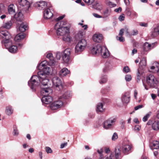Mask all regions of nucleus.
Listing matches in <instances>:
<instances>
[{
  "instance_id": "obj_1",
  "label": "nucleus",
  "mask_w": 159,
  "mask_h": 159,
  "mask_svg": "<svg viewBox=\"0 0 159 159\" xmlns=\"http://www.w3.org/2000/svg\"><path fill=\"white\" fill-rule=\"evenodd\" d=\"M48 63L46 61H43L39 64L37 68L41 70L38 72V75L33 76L28 82V85L32 89L39 84V81L44 85L49 81L48 76L50 73V69L47 66Z\"/></svg>"
},
{
  "instance_id": "obj_2",
  "label": "nucleus",
  "mask_w": 159,
  "mask_h": 159,
  "mask_svg": "<svg viewBox=\"0 0 159 159\" xmlns=\"http://www.w3.org/2000/svg\"><path fill=\"white\" fill-rule=\"evenodd\" d=\"M11 37V34L7 31H0V39H3L2 41V45L7 49L10 52L15 53L16 52L17 48L16 46L12 45Z\"/></svg>"
},
{
  "instance_id": "obj_3",
  "label": "nucleus",
  "mask_w": 159,
  "mask_h": 159,
  "mask_svg": "<svg viewBox=\"0 0 159 159\" xmlns=\"http://www.w3.org/2000/svg\"><path fill=\"white\" fill-rule=\"evenodd\" d=\"M29 2L27 0H18L17 7L18 9V14L16 15V20L17 21L21 22L23 20L22 11L28 9L30 7Z\"/></svg>"
},
{
  "instance_id": "obj_4",
  "label": "nucleus",
  "mask_w": 159,
  "mask_h": 159,
  "mask_svg": "<svg viewBox=\"0 0 159 159\" xmlns=\"http://www.w3.org/2000/svg\"><path fill=\"white\" fill-rule=\"evenodd\" d=\"M87 43L84 39L79 40L76 44L75 48V53L76 55L80 54L85 49Z\"/></svg>"
},
{
  "instance_id": "obj_5",
  "label": "nucleus",
  "mask_w": 159,
  "mask_h": 159,
  "mask_svg": "<svg viewBox=\"0 0 159 159\" xmlns=\"http://www.w3.org/2000/svg\"><path fill=\"white\" fill-rule=\"evenodd\" d=\"M60 23H56L54 26L57 35L64 36L66 34L69 33V28L67 27L61 26L58 25Z\"/></svg>"
},
{
  "instance_id": "obj_6",
  "label": "nucleus",
  "mask_w": 159,
  "mask_h": 159,
  "mask_svg": "<svg viewBox=\"0 0 159 159\" xmlns=\"http://www.w3.org/2000/svg\"><path fill=\"white\" fill-rule=\"evenodd\" d=\"M38 81L39 82V84L38 85L36 86L34 89H32L30 88L31 89H32L33 91H34L35 90L36 87L39 86L40 83L42 84V85H41V89L40 90V93L43 96H47L52 92V90L50 88L47 86V84L44 85L41 83V82H40L39 81Z\"/></svg>"
},
{
  "instance_id": "obj_7",
  "label": "nucleus",
  "mask_w": 159,
  "mask_h": 159,
  "mask_svg": "<svg viewBox=\"0 0 159 159\" xmlns=\"http://www.w3.org/2000/svg\"><path fill=\"white\" fill-rule=\"evenodd\" d=\"M146 82L148 85L152 88L156 87L158 83L157 78L152 75H150L147 77Z\"/></svg>"
},
{
  "instance_id": "obj_8",
  "label": "nucleus",
  "mask_w": 159,
  "mask_h": 159,
  "mask_svg": "<svg viewBox=\"0 0 159 159\" xmlns=\"http://www.w3.org/2000/svg\"><path fill=\"white\" fill-rule=\"evenodd\" d=\"M63 105L62 98H60L58 100L54 101L50 105V108L52 110H55L61 107Z\"/></svg>"
},
{
  "instance_id": "obj_9",
  "label": "nucleus",
  "mask_w": 159,
  "mask_h": 159,
  "mask_svg": "<svg viewBox=\"0 0 159 159\" xmlns=\"http://www.w3.org/2000/svg\"><path fill=\"white\" fill-rule=\"evenodd\" d=\"M53 10L51 6L48 7V8L45 9L43 12V17L45 19H50L53 15Z\"/></svg>"
},
{
  "instance_id": "obj_10",
  "label": "nucleus",
  "mask_w": 159,
  "mask_h": 159,
  "mask_svg": "<svg viewBox=\"0 0 159 159\" xmlns=\"http://www.w3.org/2000/svg\"><path fill=\"white\" fill-rule=\"evenodd\" d=\"M71 53V50L70 49H66L64 51V55L62 58L64 62L68 63L70 60V56Z\"/></svg>"
},
{
  "instance_id": "obj_11",
  "label": "nucleus",
  "mask_w": 159,
  "mask_h": 159,
  "mask_svg": "<svg viewBox=\"0 0 159 159\" xmlns=\"http://www.w3.org/2000/svg\"><path fill=\"white\" fill-rule=\"evenodd\" d=\"M115 118H111L105 121L103 124V127L106 129L110 128L112 125L116 121Z\"/></svg>"
},
{
  "instance_id": "obj_12",
  "label": "nucleus",
  "mask_w": 159,
  "mask_h": 159,
  "mask_svg": "<svg viewBox=\"0 0 159 159\" xmlns=\"http://www.w3.org/2000/svg\"><path fill=\"white\" fill-rule=\"evenodd\" d=\"M147 124L148 125H152V129L154 130L158 131L159 130V121H153L149 120L147 122Z\"/></svg>"
},
{
  "instance_id": "obj_13",
  "label": "nucleus",
  "mask_w": 159,
  "mask_h": 159,
  "mask_svg": "<svg viewBox=\"0 0 159 159\" xmlns=\"http://www.w3.org/2000/svg\"><path fill=\"white\" fill-rule=\"evenodd\" d=\"M101 49L99 52V54H101L102 56L104 58L108 57L109 56V51L107 48L105 46H101Z\"/></svg>"
},
{
  "instance_id": "obj_14",
  "label": "nucleus",
  "mask_w": 159,
  "mask_h": 159,
  "mask_svg": "<svg viewBox=\"0 0 159 159\" xmlns=\"http://www.w3.org/2000/svg\"><path fill=\"white\" fill-rule=\"evenodd\" d=\"M130 93L129 92H126L123 94L121 97V100L123 103H127L130 101Z\"/></svg>"
},
{
  "instance_id": "obj_15",
  "label": "nucleus",
  "mask_w": 159,
  "mask_h": 159,
  "mask_svg": "<svg viewBox=\"0 0 159 159\" xmlns=\"http://www.w3.org/2000/svg\"><path fill=\"white\" fill-rule=\"evenodd\" d=\"M52 82L53 85L56 88H59L60 86H61V81L58 77H54L52 80Z\"/></svg>"
},
{
  "instance_id": "obj_16",
  "label": "nucleus",
  "mask_w": 159,
  "mask_h": 159,
  "mask_svg": "<svg viewBox=\"0 0 159 159\" xmlns=\"http://www.w3.org/2000/svg\"><path fill=\"white\" fill-rule=\"evenodd\" d=\"M41 101L43 103L45 104H49L53 101V99L51 96L47 95L43 96Z\"/></svg>"
},
{
  "instance_id": "obj_17",
  "label": "nucleus",
  "mask_w": 159,
  "mask_h": 159,
  "mask_svg": "<svg viewBox=\"0 0 159 159\" xmlns=\"http://www.w3.org/2000/svg\"><path fill=\"white\" fill-rule=\"evenodd\" d=\"M152 43L151 44L148 42H145L143 45V50L145 51H147L155 47V43Z\"/></svg>"
},
{
  "instance_id": "obj_18",
  "label": "nucleus",
  "mask_w": 159,
  "mask_h": 159,
  "mask_svg": "<svg viewBox=\"0 0 159 159\" xmlns=\"http://www.w3.org/2000/svg\"><path fill=\"white\" fill-rule=\"evenodd\" d=\"M35 5L39 7V9H45L46 7H49V6H47V3L43 1H41L39 2H37Z\"/></svg>"
},
{
  "instance_id": "obj_19",
  "label": "nucleus",
  "mask_w": 159,
  "mask_h": 159,
  "mask_svg": "<svg viewBox=\"0 0 159 159\" xmlns=\"http://www.w3.org/2000/svg\"><path fill=\"white\" fill-rule=\"evenodd\" d=\"M101 49H102L101 46L100 45H98L96 46L93 48L91 50V52L93 55L99 54V52Z\"/></svg>"
},
{
  "instance_id": "obj_20",
  "label": "nucleus",
  "mask_w": 159,
  "mask_h": 159,
  "mask_svg": "<svg viewBox=\"0 0 159 159\" xmlns=\"http://www.w3.org/2000/svg\"><path fill=\"white\" fill-rule=\"evenodd\" d=\"M28 25L25 22H23L20 24L19 27L20 31L23 32L28 29Z\"/></svg>"
},
{
  "instance_id": "obj_21",
  "label": "nucleus",
  "mask_w": 159,
  "mask_h": 159,
  "mask_svg": "<svg viewBox=\"0 0 159 159\" xmlns=\"http://www.w3.org/2000/svg\"><path fill=\"white\" fill-rule=\"evenodd\" d=\"M102 38V35L100 34H95L93 35V41L97 43L100 42Z\"/></svg>"
},
{
  "instance_id": "obj_22",
  "label": "nucleus",
  "mask_w": 159,
  "mask_h": 159,
  "mask_svg": "<svg viewBox=\"0 0 159 159\" xmlns=\"http://www.w3.org/2000/svg\"><path fill=\"white\" fill-rule=\"evenodd\" d=\"M13 25L11 20L4 22L1 28H4L6 29H9L11 28Z\"/></svg>"
},
{
  "instance_id": "obj_23",
  "label": "nucleus",
  "mask_w": 159,
  "mask_h": 159,
  "mask_svg": "<svg viewBox=\"0 0 159 159\" xmlns=\"http://www.w3.org/2000/svg\"><path fill=\"white\" fill-rule=\"evenodd\" d=\"M64 17V15L59 16L56 20V21H58L57 23H60L58 25L60 26H63L64 25H66L67 24V21L66 20H63L61 21H59L60 20L62 19Z\"/></svg>"
},
{
  "instance_id": "obj_24",
  "label": "nucleus",
  "mask_w": 159,
  "mask_h": 159,
  "mask_svg": "<svg viewBox=\"0 0 159 159\" xmlns=\"http://www.w3.org/2000/svg\"><path fill=\"white\" fill-rule=\"evenodd\" d=\"M70 73V71L66 68L62 69L59 72V74L61 77H64Z\"/></svg>"
},
{
  "instance_id": "obj_25",
  "label": "nucleus",
  "mask_w": 159,
  "mask_h": 159,
  "mask_svg": "<svg viewBox=\"0 0 159 159\" xmlns=\"http://www.w3.org/2000/svg\"><path fill=\"white\" fill-rule=\"evenodd\" d=\"M25 37V34L24 33H20L17 34L14 38V40L16 41L19 42L22 39H23Z\"/></svg>"
},
{
  "instance_id": "obj_26",
  "label": "nucleus",
  "mask_w": 159,
  "mask_h": 159,
  "mask_svg": "<svg viewBox=\"0 0 159 159\" xmlns=\"http://www.w3.org/2000/svg\"><path fill=\"white\" fill-rule=\"evenodd\" d=\"M84 33L83 30H79L75 35V38L78 41L81 39H83Z\"/></svg>"
},
{
  "instance_id": "obj_27",
  "label": "nucleus",
  "mask_w": 159,
  "mask_h": 159,
  "mask_svg": "<svg viewBox=\"0 0 159 159\" xmlns=\"http://www.w3.org/2000/svg\"><path fill=\"white\" fill-rule=\"evenodd\" d=\"M131 148V146L129 144H124L122 147L123 152L124 153H127L130 151Z\"/></svg>"
},
{
  "instance_id": "obj_28",
  "label": "nucleus",
  "mask_w": 159,
  "mask_h": 159,
  "mask_svg": "<svg viewBox=\"0 0 159 159\" xmlns=\"http://www.w3.org/2000/svg\"><path fill=\"white\" fill-rule=\"evenodd\" d=\"M115 158L116 159H121V151L118 148H116L115 149Z\"/></svg>"
},
{
  "instance_id": "obj_29",
  "label": "nucleus",
  "mask_w": 159,
  "mask_h": 159,
  "mask_svg": "<svg viewBox=\"0 0 159 159\" xmlns=\"http://www.w3.org/2000/svg\"><path fill=\"white\" fill-rule=\"evenodd\" d=\"M104 110L103 108V104L102 103H98L97 106L96 111L97 112H102Z\"/></svg>"
},
{
  "instance_id": "obj_30",
  "label": "nucleus",
  "mask_w": 159,
  "mask_h": 159,
  "mask_svg": "<svg viewBox=\"0 0 159 159\" xmlns=\"http://www.w3.org/2000/svg\"><path fill=\"white\" fill-rule=\"evenodd\" d=\"M46 57L49 59V60L51 61V62L52 64V65H55L56 62L55 61L53 60V57L52 56V53H47Z\"/></svg>"
},
{
  "instance_id": "obj_31",
  "label": "nucleus",
  "mask_w": 159,
  "mask_h": 159,
  "mask_svg": "<svg viewBox=\"0 0 159 159\" xmlns=\"http://www.w3.org/2000/svg\"><path fill=\"white\" fill-rule=\"evenodd\" d=\"M152 35L153 37H156L159 35V25H157L153 29Z\"/></svg>"
},
{
  "instance_id": "obj_32",
  "label": "nucleus",
  "mask_w": 159,
  "mask_h": 159,
  "mask_svg": "<svg viewBox=\"0 0 159 159\" xmlns=\"http://www.w3.org/2000/svg\"><path fill=\"white\" fill-rule=\"evenodd\" d=\"M13 111V110L11 106H9L6 107V113L7 115H11L12 114Z\"/></svg>"
},
{
  "instance_id": "obj_33",
  "label": "nucleus",
  "mask_w": 159,
  "mask_h": 159,
  "mask_svg": "<svg viewBox=\"0 0 159 159\" xmlns=\"http://www.w3.org/2000/svg\"><path fill=\"white\" fill-rule=\"evenodd\" d=\"M151 146L153 147V149L158 148H159V142L157 141H154L151 144Z\"/></svg>"
},
{
  "instance_id": "obj_34",
  "label": "nucleus",
  "mask_w": 159,
  "mask_h": 159,
  "mask_svg": "<svg viewBox=\"0 0 159 159\" xmlns=\"http://www.w3.org/2000/svg\"><path fill=\"white\" fill-rule=\"evenodd\" d=\"M107 79L106 75H103L102 76L99 81V83L100 84H104L107 82Z\"/></svg>"
},
{
  "instance_id": "obj_35",
  "label": "nucleus",
  "mask_w": 159,
  "mask_h": 159,
  "mask_svg": "<svg viewBox=\"0 0 159 159\" xmlns=\"http://www.w3.org/2000/svg\"><path fill=\"white\" fill-rule=\"evenodd\" d=\"M63 37V39L64 41L66 42H70L71 38L69 34V33L66 34Z\"/></svg>"
},
{
  "instance_id": "obj_36",
  "label": "nucleus",
  "mask_w": 159,
  "mask_h": 159,
  "mask_svg": "<svg viewBox=\"0 0 159 159\" xmlns=\"http://www.w3.org/2000/svg\"><path fill=\"white\" fill-rule=\"evenodd\" d=\"M108 0H106V3L107 5L109 6L110 8L115 7L116 6V4L114 3L113 2L108 1Z\"/></svg>"
},
{
  "instance_id": "obj_37",
  "label": "nucleus",
  "mask_w": 159,
  "mask_h": 159,
  "mask_svg": "<svg viewBox=\"0 0 159 159\" xmlns=\"http://www.w3.org/2000/svg\"><path fill=\"white\" fill-rule=\"evenodd\" d=\"M13 5L11 4L8 7V11L10 14H13L15 12V10L13 8Z\"/></svg>"
},
{
  "instance_id": "obj_38",
  "label": "nucleus",
  "mask_w": 159,
  "mask_h": 159,
  "mask_svg": "<svg viewBox=\"0 0 159 159\" xmlns=\"http://www.w3.org/2000/svg\"><path fill=\"white\" fill-rule=\"evenodd\" d=\"M93 7L98 10H101L102 8L101 4L98 2H96V3L93 5Z\"/></svg>"
},
{
  "instance_id": "obj_39",
  "label": "nucleus",
  "mask_w": 159,
  "mask_h": 159,
  "mask_svg": "<svg viewBox=\"0 0 159 159\" xmlns=\"http://www.w3.org/2000/svg\"><path fill=\"white\" fill-rule=\"evenodd\" d=\"M71 96L70 92L68 91L66 92L62 95V98L67 99Z\"/></svg>"
},
{
  "instance_id": "obj_40",
  "label": "nucleus",
  "mask_w": 159,
  "mask_h": 159,
  "mask_svg": "<svg viewBox=\"0 0 159 159\" xmlns=\"http://www.w3.org/2000/svg\"><path fill=\"white\" fill-rule=\"evenodd\" d=\"M111 12V9L107 8L103 12L104 15L106 16H109Z\"/></svg>"
},
{
  "instance_id": "obj_41",
  "label": "nucleus",
  "mask_w": 159,
  "mask_h": 159,
  "mask_svg": "<svg viewBox=\"0 0 159 159\" xmlns=\"http://www.w3.org/2000/svg\"><path fill=\"white\" fill-rule=\"evenodd\" d=\"M125 79L126 81H130L132 79L131 76L129 75H126L125 77Z\"/></svg>"
},
{
  "instance_id": "obj_42",
  "label": "nucleus",
  "mask_w": 159,
  "mask_h": 159,
  "mask_svg": "<svg viewBox=\"0 0 159 159\" xmlns=\"http://www.w3.org/2000/svg\"><path fill=\"white\" fill-rule=\"evenodd\" d=\"M62 53L59 52H57L56 54V57L57 59H60L62 56Z\"/></svg>"
},
{
  "instance_id": "obj_43",
  "label": "nucleus",
  "mask_w": 159,
  "mask_h": 159,
  "mask_svg": "<svg viewBox=\"0 0 159 159\" xmlns=\"http://www.w3.org/2000/svg\"><path fill=\"white\" fill-rule=\"evenodd\" d=\"M150 116V114L149 113H147L146 115L144 116L143 119V120L144 122L146 121L148 118Z\"/></svg>"
},
{
  "instance_id": "obj_44",
  "label": "nucleus",
  "mask_w": 159,
  "mask_h": 159,
  "mask_svg": "<svg viewBox=\"0 0 159 159\" xmlns=\"http://www.w3.org/2000/svg\"><path fill=\"white\" fill-rule=\"evenodd\" d=\"M118 138V135L117 133H114L112 137V140H115L117 139Z\"/></svg>"
},
{
  "instance_id": "obj_45",
  "label": "nucleus",
  "mask_w": 159,
  "mask_h": 159,
  "mask_svg": "<svg viewBox=\"0 0 159 159\" xmlns=\"http://www.w3.org/2000/svg\"><path fill=\"white\" fill-rule=\"evenodd\" d=\"M123 71L124 72L127 73L129 72V69L128 66H125L124 67Z\"/></svg>"
},
{
  "instance_id": "obj_46",
  "label": "nucleus",
  "mask_w": 159,
  "mask_h": 159,
  "mask_svg": "<svg viewBox=\"0 0 159 159\" xmlns=\"http://www.w3.org/2000/svg\"><path fill=\"white\" fill-rule=\"evenodd\" d=\"M78 24V25L81 26L82 28H84V30H86L88 28V26L87 25H84L82 23H79Z\"/></svg>"
},
{
  "instance_id": "obj_47",
  "label": "nucleus",
  "mask_w": 159,
  "mask_h": 159,
  "mask_svg": "<svg viewBox=\"0 0 159 159\" xmlns=\"http://www.w3.org/2000/svg\"><path fill=\"white\" fill-rule=\"evenodd\" d=\"M46 151L48 153H51L52 152V150L49 147H46Z\"/></svg>"
},
{
  "instance_id": "obj_48",
  "label": "nucleus",
  "mask_w": 159,
  "mask_h": 159,
  "mask_svg": "<svg viewBox=\"0 0 159 159\" xmlns=\"http://www.w3.org/2000/svg\"><path fill=\"white\" fill-rule=\"evenodd\" d=\"M124 19L125 16L124 14H123L122 15H120L119 17V20L121 21L124 20Z\"/></svg>"
},
{
  "instance_id": "obj_49",
  "label": "nucleus",
  "mask_w": 159,
  "mask_h": 159,
  "mask_svg": "<svg viewBox=\"0 0 159 159\" xmlns=\"http://www.w3.org/2000/svg\"><path fill=\"white\" fill-rule=\"evenodd\" d=\"M114 156L112 153L110 156L109 157H105L106 159H114Z\"/></svg>"
},
{
  "instance_id": "obj_50",
  "label": "nucleus",
  "mask_w": 159,
  "mask_h": 159,
  "mask_svg": "<svg viewBox=\"0 0 159 159\" xmlns=\"http://www.w3.org/2000/svg\"><path fill=\"white\" fill-rule=\"evenodd\" d=\"M143 107V106L142 105H139L135 107L134 109L135 110H137L139 109L142 108Z\"/></svg>"
},
{
  "instance_id": "obj_51",
  "label": "nucleus",
  "mask_w": 159,
  "mask_h": 159,
  "mask_svg": "<svg viewBox=\"0 0 159 159\" xmlns=\"http://www.w3.org/2000/svg\"><path fill=\"white\" fill-rule=\"evenodd\" d=\"M93 15L94 16L97 18H101L102 17L101 16L96 13H93Z\"/></svg>"
},
{
  "instance_id": "obj_52",
  "label": "nucleus",
  "mask_w": 159,
  "mask_h": 159,
  "mask_svg": "<svg viewBox=\"0 0 159 159\" xmlns=\"http://www.w3.org/2000/svg\"><path fill=\"white\" fill-rule=\"evenodd\" d=\"M122 11V8L120 7H119L118 8L116 9L114 11L117 12V13H119L120 12H121Z\"/></svg>"
},
{
  "instance_id": "obj_53",
  "label": "nucleus",
  "mask_w": 159,
  "mask_h": 159,
  "mask_svg": "<svg viewBox=\"0 0 159 159\" xmlns=\"http://www.w3.org/2000/svg\"><path fill=\"white\" fill-rule=\"evenodd\" d=\"M139 25L145 27L148 26V24L145 23L141 22L139 23Z\"/></svg>"
},
{
  "instance_id": "obj_54",
  "label": "nucleus",
  "mask_w": 159,
  "mask_h": 159,
  "mask_svg": "<svg viewBox=\"0 0 159 159\" xmlns=\"http://www.w3.org/2000/svg\"><path fill=\"white\" fill-rule=\"evenodd\" d=\"M14 135L17 136L18 135L19 132L18 130L16 129H14L13 131Z\"/></svg>"
},
{
  "instance_id": "obj_55",
  "label": "nucleus",
  "mask_w": 159,
  "mask_h": 159,
  "mask_svg": "<svg viewBox=\"0 0 159 159\" xmlns=\"http://www.w3.org/2000/svg\"><path fill=\"white\" fill-rule=\"evenodd\" d=\"M67 144V143L61 144L60 146V148L61 149L65 147L66 146Z\"/></svg>"
},
{
  "instance_id": "obj_56",
  "label": "nucleus",
  "mask_w": 159,
  "mask_h": 159,
  "mask_svg": "<svg viewBox=\"0 0 159 159\" xmlns=\"http://www.w3.org/2000/svg\"><path fill=\"white\" fill-rule=\"evenodd\" d=\"M124 31V30L123 29H122L121 30H120L119 34V35L121 36H122V35L123 34Z\"/></svg>"
},
{
  "instance_id": "obj_57",
  "label": "nucleus",
  "mask_w": 159,
  "mask_h": 159,
  "mask_svg": "<svg viewBox=\"0 0 159 159\" xmlns=\"http://www.w3.org/2000/svg\"><path fill=\"white\" fill-rule=\"evenodd\" d=\"M126 13L127 15L129 16H130L132 14L131 11L129 10H127Z\"/></svg>"
},
{
  "instance_id": "obj_58",
  "label": "nucleus",
  "mask_w": 159,
  "mask_h": 159,
  "mask_svg": "<svg viewBox=\"0 0 159 159\" xmlns=\"http://www.w3.org/2000/svg\"><path fill=\"white\" fill-rule=\"evenodd\" d=\"M117 39H118L120 42H123L125 40L124 38L122 36L119 37L118 39L117 38Z\"/></svg>"
},
{
  "instance_id": "obj_59",
  "label": "nucleus",
  "mask_w": 159,
  "mask_h": 159,
  "mask_svg": "<svg viewBox=\"0 0 159 159\" xmlns=\"http://www.w3.org/2000/svg\"><path fill=\"white\" fill-rule=\"evenodd\" d=\"M85 3H89V4H91L92 3L91 0H83Z\"/></svg>"
},
{
  "instance_id": "obj_60",
  "label": "nucleus",
  "mask_w": 159,
  "mask_h": 159,
  "mask_svg": "<svg viewBox=\"0 0 159 159\" xmlns=\"http://www.w3.org/2000/svg\"><path fill=\"white\" fill-rule=\"evenodd\" d=\"M109 70L108 67L107 66H106L103 69V71L104 72H106L107 71Z\"/></svg>"
},
{
  "instance_id": "obj_61",
  "label": "nucleus",
  "mask_w": 159,
  "mask_h": 159,
  "mask_svg": "<svg viewBox=\"0 0 159 159\" xmlns=\"http://www.w3.org/2000/svg\"><path fill=\"white\" fill-rule=\"evenodd\" d=\"M138 94V92L136 90H135L134 91V96L135 99L137 98V96Z\"/></svg>"
},
{
  "instance_id": "obj_62",
  "label": "nucleus",
  "mask_w": 159,
  "mask_h": 159,
  "mask_svg": "<svg viewBox=\"0 0 159 159\" xmlns=\"http://www.w3.org/2000/svg\"><path fill=\"white\" fill-rule=\"evenodd\" d=\"M132 32L133 33L132 34L133 35H136L138 34V31L137 30H133Z\"/></svg>"
},
{
  "instance_id": "obj_63",
  "label": "nucleus",
  "mask_w": 159,
  "mask_h": 159,
  "mask_svg": "<svg viewBox=\"0 0 159 159\" xmlns=\"http://www.w3.org/2000/svg\"><path fill=\"white\" fill-rule=\"evenodd\" d=\"M151 97L153 100H154L157 97V96L156 94L152 93L151 95Z\"/></svg>"
},
{
  "instance_id": "obj_64",
  "label": "nucleus",
  "mask_w": 159,
  "mask_h": 159,
  "mask_svg": "<svg viewBox=\"0 0 159 159\" xmlns=\"http://www.w3.org/2000/svg\"><path fill=\"white\" fill-rule=\"evenodd\" d=\"M137 50L135 48H134L132 51V54L133 55L135 53H137Z\"/></svg>"
}]
</instances>
